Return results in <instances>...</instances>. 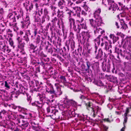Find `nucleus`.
Returning <instances> with one entry per match:
<instances>
[{"mask_svg":"<svg viewBox=\"0 0 131 131\" xmlns=\"http://www.w3.org/2000/svg\"><path fill=\"white\" fill-rule=\"evenodd\" d=\"M7 114V111L5 110H3L0 111V119H2Z\"/></svg>","mask_w":131,"mask_h":131,"instance_id":"nucleus-39","label":"nucleus"},{"mask_svg":"<svg viewBox=\"0 0 131 131\" xmlns=\"http://www.w3.org/2000/svg\"><path fill=\"white\" fill-rule=\"evenodd\" d=\"M25 115V118L29 119L32 117V114L31 113H26Z\"/></svg>","mask_w":131,"mask_h":131,"instance_id":"nucleus-56","label":"nucleus"},{"mask_svg":"<svg viewBox=\"0 0 131 131\" xmlns=\"http://www.w3.org/2000/svg\"><path fill=\"white\" fill-rule=\"evenodd\" d=\"M52 68V66L50 67V77L55 79L57 77L56 74H57V73L56 72V71L55 70H53Z\"/></svg>","mask_w":131,"mask_h":131,"instance_id":"nucleus-16","label":"nucleus"},{"mask_svg":"<svg viewBox=\"0 0 131 131\" xmlns=\"http://www.w3.org/2000/svg\"><path fill=\"white\" fill-rule=\"evenodd\" d=\"M14 86L16 88H19V91L20 94H22L23 95H25L27 93L26 91L27 90V88L23 86L18 81H17L15 83Z\"/></svg>","mask_w":131,"mask_h":131,"instance_id":"nucleus-5","label":"nucleus"},{"mask_svg":"<svg viewBox=\"0 0 131 131\" xmlns=\"http://www.w3.org/2000/svg\"><path fill=\"white\" fill-rule=\"evenodd\" d=\"M45 87L46 91L44 94L45 100L46 102H45V103H46L48 106L46 108L47 111V113H48L49 112V86H48V85H46Z\"/></svg>","mask_w":131,"mask_h":131,"instance_id":"nucleus-6","label":"nucleus"},{"mask_svg":"<svg viewBox=\"0 0 131 131\" xmlns=\"http://www.w3.org/2000/svg\"><path fill=\"white\" fill-rule=\"evenodd\" d=\"M29 35L26 31L25 32V35L23 37L22 40L25 41L27 43H28L30 41Z\"/></svg>","mask_w":131,"mask_h":131,"instance_id":"nucleus-35","label":"nucleus"},{"mask_svg":"<svg viewBox=\"0 0 131 131\" xmlns=\"http://www.w3.org/2000/svg\"><path fill=\"white\" fill-rule=\"evenodd\" d=\"M87 49V50L85 52H84V49H83L82 52V55L85 57H88L89 56V54L91 53V49H88V48Z\"/></svg>","mask_w":131,"mask_h":131,"instance_id":"nucleus-38","label":"nucleus"},{"mask_svg":"<svg viewBox=\"0 0 131 131\" xmlns=\"http://www.w3.org/2000/svg\"><path fill=\"white\" fill-rule=\"evenodd\" d=\"M69 43L70 42V46L72 50H74L75 48V43L74 41L73 40H69Z\"/></svg>","mask_w":131,"mask_h":131,"instance_id":"nucleus-47","label":"nucleus"},{"mask_svg":"<svg viewBox=\"0 0 131 131\" xmlns=\"http://www.w3.org/2000/svg\"><path fill=\"white\" fill-rule=\"evenodd\" d=\"M29 46V49L33 50L31 53H33L34 54H35V55H37L38 54L37 53V50H35V49L36 48L37 46H35L32 43L30 44Z\"/></svg>","mask_w":131,"mask_h":131,"instance_id":"nucleus-22","label":"nucleus"},{"mask_svg":"<svg viewBox=\"0 0 131 131\" xmlns=\"http://www.w3.org/2000/svg\"><path fill=\"white\" fill-rule=\"evenodd\" d=\"M44 46L45 47V50H47L48 49V48L49 47V42L48 41H47V43H46V42H44Z\"/></svg>","mask_w":131,"mask_h":131,"instance_id":"nucleus-64","label":"nucleus"},{"mask_svg":"<svg viewBox=\"0 0 131 131\" xmlns=\"http://www.w3.org/2000/svg\"><path fill=\"white\" fill-rule=\"evenodd\" d=\"M83 20L82 18H81L80 20H77L75 21L73 18H70L69 19L70 25L71 27L72 26L73 29L76 33L77 36L80 33L81 29L85 30L87 28L86 23L83 22Z\"/></svg>","mask_w":131,"mask_h":131,"instance_id":"nucleus-2","label":"nucleus"},{"mask_svg":"<svg viewBox=\"0 0 131 131\" xmlns=\"http://www.w3.org/2000/svg\"><path fill=\"white\" fill-rule=\"evenodd\" d=\"M20 23H21V28H25L26 26V25L27 24L28 25V24L24 20H23V21H21Z\"/></svg>","mask_w":131,"mask_h":131,"instance_id":"nucleus-57","label":"nucleus"},{"mask_svg":"<svg viewBox=\"0 0 131 131\" xmlns=\"http://www.w3.org/2000/svg\"><path fill=\"white\" fill-rule=\"evenodd\" d=\"M4 82V87L5 89L8 90H9L11 89V83L8 81H5Z\"/></svg>","mask_w":131,"mask_h":131,"instance_id":"nucleus-32","label":"nucleus"},{"mask_svg":"<svg viewBox=\"0 0 131 131\" xmlns=\"http://www.w3.org/2000/svg\"><path fill=\"white\" fill-rule=\"evenodd\" d=\"M49 26V24H48L46 26V28L45 29V31L44 33V35L46 37V38H47L48 40L49 39V35L48 32Z\"/></svg>","mask_w":131,"mask_h":131,"instance_id":"nucleus-31","label":"nucleus"},{"mask_svg":"<svg viewBox=\"0 0 131 131\" xmlns=\"http://www.w3.org/2000/svg\"><path fill=\"white\" fill-rule=\"evenodd\" d=\"M72 12L71 10L67 9L66 10L65 13L66 15L69 16V17H71V13Z\"/></svg>","mask_w":131,"mask_h":131,"instance_id":"nucleus-53","label":"nucleus"},{"mask_svg":"<svg viewBox=\"0 0 131 131\" xmlns=\"http://www.w3.org/2000/svg\"><path fill=\"white\" fill-rule=\"evenodd\" d=\"M104 62L102 63V69L103 71H106V72H110V68L111 64L109 62L104 64Z\"/></svg>","mask_w":131,"mask_h":131,"instance_id":"nucleus-13","label":"nucleus"},{"mask_svg":"<svg viewBox=\"0 0 131 131\" xmlns=\"http://www.w3.org/2000/svg\"><path fill=\"white\" fill-rule=\"evenodd\" d=\"M35 85L34 86L35 88L34 90L36 92L39 91L42 89V88L40 86V84H39V81L37 80L35 81Z\"/></svg>","mask_w":131,"mask_h":131,"instance_id":"nucleus-19","label":"nucleus"},{"mask_svg":"<svg viewBox=\"0 0 131 131\" xmlns=\"http://www.w3.org/2000/svg\"><path fill=\"white\" fill-rule=\"evenodd\" d=\"M6 45L4 43L0 41V50L2 51Z\"/></svg>","mask_w":131,"mask_h":131,"instance_id":"nucleus-58","label":"nucleus"},{"mask_svg":"<svg viewBox=\"0 0 131 131\" xmlns=\"http://www.w3.org/2000/svg\"><path fill=\"white\" fill-rule=\"evenodd\" d=\"M101 37V35H99L97 38L94 40L95 43V46H96L98 47L100 44V40L102 41H103L104 40L103 38Z\"/></svg>","mask_w":131,"mask_h":131,"instance_id":"nucleus-17","label":"nucleus"},{"mask_svg":"<svg viewBox=\"0 0 131 131\" xmlns=\"http://www.w3.org/2000/svg\"><path fill=\"white\" fill-rule=\"evenodd\" d=\"M7 128L10 129L11 130H14L16 126L15 124L13 122L6 121L5 123Z\"/></svg>","mask_w":131,"mask_h":131,"instance_id":"nucleus-12","label":"nucleus"},{"mask_svg":"<svg viewBox=\"0 0 131 131\" xmlns=\"http://www.w3.org/2000/svg\"><path fill=\"white\" fill-rule=\"evenodd\" d=\"M118 4L119 6L121 7V8H120V7H118L117 10L120 11L124 9V7L125 6V5H124L121 2H118Z\"/></svg>","mask_w":131,"mask_h":131,"instance_id":"nucleus-49","label":"nucleus"},{"mask_svg":"<svg viewBox=\"0 0 131 131\" xmlns=\"http://www.w3.org/2000/svg\"><path fill=\"white\" fill-rule=\"evenodd\" d=\"M18 111L19 112L21 113L24 114L25 115L26 114L27 110L26 109L20 106L19 109L18 110Z\"/></svg>","mask_w":131,"mask_h":131,"instance_id":"nucleus-43","label":"nucleus"},{"mask_svg":"<svg viewBox=\"0 0 131 131\" xmlns=\"http://www.w3.org/2000/svg\"><path fill=\"white\" fill-rule=\"evenodd\" d=\"M25 95H26L27 97V101L28 102H29L30 103L32 99L31 96L29 95V94L27 93L25 94Z\"/></svg>","mask_w":131,"mask_h":131,"instance_id":"nucleus-59","label":"nucleus"},{"mask_svg":"<svg viewBox=\"0 0 131 131\" xmlns=\"http://www.w3.org/2000/svg\"><path fill=\"white\" fill-rule=\"evenodd\" d=\"M56 80L59 82H62L65 85H67L68 83V82L67 81L66 77L64 76L60 75V76L58 77Z\"/></svg>","mask_w":131,"mask_h":131,"instance_id":"nucleus-11","label":"nucleus"},{"mask_svg":"<svg viewBox=\"0 0 131 131\" xmlns=\"http://www.w3.org/2000/svg\"><path fill=\"white\" fill-rule=\"evenodd\" d=\"M23 19L24 21L28 24V25H27V27L30 24V22L29 17L28 15H26L24 19L23 18Z\"/></svg>","mask_w":131,"mask_h":131,"instance_id":"nucleus-40","label":"nucleus"},{"mask_svg":"<svg viewBox=\"0 0 131 131\" xmlns=\"http://www.w3.org/2000/svg\"><path fill=\"white\" fill-rule=\"evenodd\" d=\"M69 102L71 104V105L75 107H76L78 105V103L77 102L72 100H69Z\"/></svg>","mask_w":131,"mask_h":131,"instance_id":"nucleus-48","label":"nucleus"},{"mask_svg":"<svg viewBox=\"0 0 131 131\" xmlns=\"http://www.w3.org/2000/svg\"><path fill=\"white\" fill-rule=\"evenodd\" d=\"M33 5L31 3V5L30 6H28V5H26L25 8L28 11L29 9V11L30 12L31 10L33 8Z\"/></svg>","mask_w":131,"mask_h":131,"instance_id":"nucleus-51","label":"nucleus"},{"mask_svg":"<svg viewBox=\"0 0 131 131\" xmlns=\"http://www.w3.org/2000/svg\"><path fill=\"white\" fill-rule=\"evenodd\" d=\"M57 20V18L56 17H55L54 18H52L51 20L52 24L50 25V26H52L50 28V31L51 32V37H50V41L51 43L52 42L55 45L57 37L56 36V30L55 28L54 27V26Z\"/></svg>","mask_w":131,"mask_h":131,"instance_id":"nucleus-3","label":"nucleus"},{"mask_svg":"<svg viewBox=\"0 0 131 131\" xmlns=\"http://www.w3.org/2000/svg\"><path fill=\"white\" fill-rule=\"evenodd\" d=\"M57 87L50 83V93L55 94V90L57 89Z\"/></svg>","mask_w":131,"mask_h":131,"instance_id":"nucleus-28","label":"nucleus"},{"mask_svg":"<svg viewBox=\"0 0 131 131\" xmlns=\"http://www.w3.org/2000/svg\"><path fill=\"white\" fill-rule=\"evenodd\" d=\"M85 104L87 109L89 111H91L92 112L93 109V107L92 103L90 101H89Z\"/></svg>","mask_w":131,"mask_h":131,"instance_id":"nucleus-25","label":"nucleus"},{"mask_svg":"<svg viewBox=\"0 0 131 131\" xmlns=\"http://www.w3.org/2000/svg\"><path fill=\"white\" fill-rule=\"evenodd\" d=\"M44 15L42 18L41 23H43L44 22L45 20L48 21L49 20V16L48 15V12L47 9L45 8L44 10Z\"/></svg>","mask_w":131,"mask_h":131,"instance_id":"nucleus-15","label":"nucleus"},{"mask_svg":"<svg viewBox=\"0 0 131 131\" xmlns=\"http://www.w3.org/2000/svg\"><path fill=\"white\" fill-rule=\"evenodd\" d=\"M119 52L121 56L123 57H124L125 56L126 52V50L125 49L122 50V49H120Z\"/></svg>","mask_w":131,"mask_h":131,"instance_id":"nucleus-50","label":"nucleus"},{"mask_svg":"<svg viewBox=\"0 0 131 131\" xmlns=\"http://www.w3.org/2000/svg\"><path fill=\"white\" fill-rule=\"evenodd\" d=\"M101 108L98 106L96 107L95 110L93 108L92 112L93 113V116L94 117H95V116L97 115L98 112H99L101 110Z\"/></svg>","mask_w":131,"mask_h":131,"instance_id":"nucleus-29","label":"nucleus"},{"mask_svg":"<svg viewBox=\"0 0 131 131\" xmlns=\"http://www.w3.org/2000/svg\"><path fill=\"white\" fill-rule=\"evenodd\" d=\"M89 20L90 25L93 28L94 31L95 32L97 30V26L96 25L95 21H94L93 19H90Z\"/></svg>","mask_w":131,"mask_h":131,"instance_id":"nucleus-21","label":"nucleus"},{"mask_svg":"<svg viewBox=\"0 0 131 131\" xmlns=\"http://www.w3.org/2000/svg\"><path fill=\"white\" fill-rule=\"evenodd\" d=\"M64 87V86H63L62 88H60L59 86H57V91L58 92H55V93L57 95H61L63 93V90L62 89V88H63Z\"/></svg>","mask_w":131,"mask_h":131,"instance_id":"nucleus-34","label":"nucleus"},{"mask_svg":"<svg viewBox=\"0 0 131 131\" xmlns=\"http://www.w3.org/2000/svg\"><path fill=\"white\" fill-rule=\"evenodd\" d=\"M109 37L110 39L113 40V43H114L118 40L119 38L118 36H116L114 34H111L109 35Z\"/></svg>","mask_w":131,"mask_h":131,"instance_id":"nucleus-26","label":"nucleus"},{"mask_svg":"<svg viewBox=\"0 0 131 131\" xmlns=\"http://www.w3.org/2000/svg\"><path fill=\"white\" fill-rule=\"evenodd\" d=\"M81 35L82 37L83 40V45L85 42V40H86L87 42H89V39L90 37V32L88 31H82L81 33Z\"/></svg>","mask_w":131,"mask_h":131,"instance_id":"nucleus-9","label":"nucleus"},{"mask_svg":"<svg viewBox=\"0 0 131 131\" xmlns=\"http://www.w3.org/2000/svg\"><path fill=\"white\" fill-rule=\"evenodd\" d=\"M8 41L9 42V44L12 47H14V42L12 38H9Z\"/></svg>","mask_w":131,"mask_h":131,"instance_id":"nucleus-63","label":"nucleus"},{"mask_svg":"<svg viewBox=\"0 0 131 131\" xmlns=\"http://www.w3.org/2000/svg\"><path fill=\"white\" fill-rule=\"evenodd\" d=\"M95 18V23L97 27L101 26V25L103 23L101 17L97 18Z\"/></svg>","mask_w":131,"mask_h":131,"instance_id":"nucleus-24","label":"nucleus"},{"mask_svg":"<svg viewBox=\"0 0 131 131\" xmlns=\"http://www.w3.org/2000/svg\"><path fill=\"white\" fill-rule=\"evenodd\" d=\"M110 81L113 82L114 84H117L118 83V81L117 77L113 76H110L109 78Z\"/></svg>","mask_w":131,"mask_h":131,"instance_id":"nucleus-33","label":"nucleus"},{"mask_svg":"<svg viewBox=\"0 0 131 131\" xmlns=\"http://www.w3.org/2000/svg\"><path fill=\"white\" fill-rule=\"evenodd\" d=\"M25 118V116H24L21 115H19L18 116V117L17 119V120L18 123H20V121L19 120V119H24Z\"/></svg>","mask_w":131,"mask_h":131,"instance_id":"nucleus-55","label":"nucleus"},{"mask_svg":"<svg viewBox=\"0 0 131 131\" xmlns=\"http://www.w3.org/2000/svg\"><path fill=\"white\" fill-rule=\"evenodd\" d=\"M17 61L18 62L20 63H23L24 62L25 60L23 58L18 57L17 59Z\"/></svg>","mask_w":131,"mask_h":131,"instance_id":"nucleus-60","label":"nucleus"},{"mask_svg":"<svg viewBox=\"0 0 131 131\" xmlns=\"http://www.w3.org/2000/svg\"><path fill=\"white\" fill-rule=\"evenodd\" d=\"M77 51L79 53H80V55H81V53H82V52L83 51L82 46L79 45V48L77 49Z\"/></svg>","mask_w":131,"mask_h":131,"instance_id":"nucleus-61","label":"nucleus"},{"mask_svg":"<svg viewBox=\"0 0 131 131\" xmlns=\"http://www.w3.org/2000/svg\"><path fill=\"white\" fill-rule=\"evenodd\" d=\"M103 52L102 50L100 48L98 50V53L95 57V58L100 60H102L103 58Z\"/></svg>","mask_w":131,"mask_h":131,"instance_id":"nucleus-18","label":"nucleus"},{"mask_svg":"<svg viewBox=\"0 0 131 131\" xmlns=\"http://www.w3.org/2000/svg\"><path fill=\"white\" fill-rule=\"evenodd\" d=\"M28 35L31 36V37L34 38L37 34V29H34L30 30H29L26 31Z\"/></svg>","mask_w":131,"mask_h":131,"instance_id":"nucleus-14","label":"nucleus"},{"mask_svg":"<svg viewBox=\"0 0 131 131\" xmlns=\"http://www.w3.org/2000/svg\"><path fill=\"white\" fill-rule=\"evenodd\" d=\"M94 32L95 34H96L97 33L98 34H100V35H101V36H102V35L105 33V31L104 30H102L100 28H99V29H98L97 27V30L95 32L94 31ZM102 37L101 36V37Z\"/></svg>","mask_w":131,"mask_h":131,"instance_id":"nucleus-44","label":"nucleus"},{"mask_svg":"<svg viewBox=\"0 0 131 131\" xmlns=\"http://www.w3.org/2000/svg\"><path fill=\"white\" fill-rule=\"evenodd\" d=\"M11 51V50L9 48V46H8L5 45L4 48L2 50L3 51L6 53H9Z\"/></svg>","mask_w":131,"mask_h":131,"instance_id":"nucleus-45","label":"nucleus"},{"mask_svg":"<svg viewBox=\"0 0 131 131\" xmlns=\"http://www.w3.org/2000/svg\"><path fill=\"white\" fill-rule=\"evenodd\" d=\"M121 23L120 29L123 30H125L128 28L127 24L124 23V21L123 19H122L120 20Z\"/></svg>","mask_w":131,"mask_h":131,"instance_id":"nucleus-27","label":"nucleus"},{"mask_svg":"<svg viewBox=\"0 0 131 131\" xmlns=\"http://www.w3.org/2000/svg\"><path fill=\"white\" fill-rule=\"evenodd\" d=\"M81 71L88 73H97L99 70V63L97 62L93 63L88 60L82 63L81 66Z\"/></svg>","mask_w":131,"mask_h":131,"instance_id":"nucleus-1","label":"nucleus"},{"mask_svg":"<svg viewBox=\"0 0 131 131\" xmlns=\"http://www.w3.org/2000/svg\"><path fill=\"white\" fill-rule=\"evenodd\" d=\"M57 10L58 9L56 7L52 5L50 6V11L52 13V16L56 14V12Z\"/></svg>","mask_w":131,"mask_h":131,"instance_id":"nucleus-23","label":"nucleus"},{"mask_svg":"<svg viewBox=\"0 0 131 131\" xmlns=\"http://www.w3.org/2000/svg\"><path fill=\"white\" fill-rule=\"evenodd\" d=\"M57 16L58 17H60L63 14V12L60 11L59 9H58L57 11Z\"/></svg>","mask_w":131,"mask_h":131,"instance_id":"nucleus-62","label":"nucleus"},{"mask_svg":"<svg viewBox=\"0 0 131 131\" xmlns=\"http://www.w3.org/2000/svg\"><path fill=\"white\" fill-rule=\"evenodd\" d=\"M40 41L41 42V43L42 45V43H43V41L40 40V36L38 35L36 39V43L37 44H38Z\"/></svg>","mask_w":131,"mask_h":131,"instance_id":"nucleus-52","label":"nucleus"},{"mask_svg":"<svg viewBox=\"0 0 131 131\" xmlns=\"http://www.w3.org/2000/svg\"><path fill=\"white\" fill-rule=\"evenodd\" d=\"M67 1L68 2L67 5L68 6L72 7V6H74V4L73 3L71 2L70 0Z\"/></svg>","mask_w":131,"mask_h":131,"instance_id":"nucleus-54","label":"nucleus"},{"mask_svg":"<svg viewBox=\"0 0 131 131\" xmlns=\"http://www.w3.org/2000/svg\"><path fill=\"white\" fill-rule=\"evenodd\" d=\"M58 113V110L55 109L54 107L50 106V117L51 119L55 120L58 118L57 115Z\"/></svg>","mask_w":131,"mask_h":131,"instance_id":"nucleus-7","label":"nucleus"},{"mask_svg":"<svg viewBox=\"0 0 131 131\" xmlns=\"http://www.w3.org/2000/svg\"><path fill=\"white\" fill-rule=\"evenodd\" d=\"M93 83L98 86L101 87L102 88H104V89L107 88V86L104 85L102 81L100 80L94 79Z\"/></svg>","mask_w":131,"mask_h":131,"instance_id":"nucleus-10","label":"nucleus"},{"mask_svg":"<svg viewBox=\"0 0 131 131\" xmlns=\"http://www.w3.org/2000/svg\"><path fill=\"white\" fill-rule=\"evenodd\" d=\"M37 96L38 97V98L39 99L40 101L41 102V103L42 102V101L44 99L45 100V94H40L39 93L37 95ZM45 102L46 101L45 100Z\"/></svg>","mask_w":131,"mask_h":131,"instance_id":"nucleus-46","label":"nucleus"},{"mask_svg":"<svg viewBox=\"0 0 131 131\" xmlns=\"http://www.w3.org/2000/svg\"><path fill=\"white\" fill-rule=\"evenodd\" d=\"M23 123L21 125H20V127H21L23 130L26 129V128L27 127L29 123L27 122H24L23 120Z\"/></svg>","mask_w":131,"mask_h":131,"instance_id":"nucleus-37","label":"nucleus"},{"mask_svg":"<svg viewBox=\"0 0 131 131\" xmlns=\"http://www.w3.org/2000/svg\"><path fill=\"white\" fill-rule=\"evenodd\" d=\"M101 12V9L100 8L97 9L93 13V17L95 18H97L101 17L100 15V14Z\"/></svg>","mask_w":131,"mask_h":131,"instance_id":"nucleus-20","label":"nucleus"},{"mask_svg":"<svg viewBox=\"0 0 131 131\" xmlns=\"http://www.w3.org/2000/svg\"><path fill=\"white\" fill-rule=\"evenodd\" d=\"M44 68L45 69V75H48L49 74V64L48 63H46L44 64Z\"/></svg>","mask_w":131,"mask_h":131,"instance_id":"nucleus-36","label":"nucleus"},{"mask_svg":"<svg viewBox=\"0 0 131 131\" xmlns=\"http://www.w3.org/2000/svg\"><path fill=\"white\" fill-rule=\"evenodd\" d=\"M118 8V6L117 4L114 3L113 4H112L108 8L109 10H111L112 9L113 11H115L116 9H117Z\"/></svg>","mask_w":131,"mask_h":131,"instance_id":"nucleus-30","label":"nucleus"},{"mask_svg":"<svg viewBox=\"0 0 131 131\" xmlns=\"http://www.w3.org/2000/svg\"><path fill=\"white\" fill-rule=\"evenodd\" d=\"M51 43H50V53L53 56H56L61 61H63L64 60V59L58 54H56V52L57 50L55 48L56 46V41L55 45L52 42Z\"/></svg>","mask_w":131,"mask_h":131,"instance_id":"nucleus-4","label":"nucleus"},{"mask_svg":"<svg viewBox=\"0 0 131 131\" xmlns=\"http://www.w3.org/2000/svg\"><path fill=\"white\" fill-rule=\"evenodd\" d=\"M69 50V46L66 43L65 44V46L64 47L63 49H59V50L58 52L65 58L66 57L65 56H66L68 54V52Z\"/></svg>","mask_w":131,"mask_h":131,"instance_id":"nucleus-8","label":"nucleus"},{"mask_svg":"<svg viewBox=\"0 0 131 131\" xmlns=\"http://www.w3.org/2000/svg\"><path fill=\"white\" fill-rule=\"evenodd\" d=\"M68 110H69V114L70 115H71L72 116L74 117H75L76 116H77V117H79L80 116L79 115L75 113V111L73 109L72 111L71 110H70L69 109Z\"/></svg>","mask_w":131,"mask_h":131,"instance_id":"nucleus-41","label":"nucleus"},{"mask_svg":"<svg viewBox=\"0 0 131 131\" xmlns=\"http://www.w3.org/2000/svg\"><path fill=\"white\" fill-rule=\"evenodd\" d=\"M25 45V43L24 42H22L18 44V47L21 50H24V47Z\"/></svg>","mask_w":131,"mask_h":131,"instance_id":"nucleus-42","label":"nucleus"}]
</instances>
